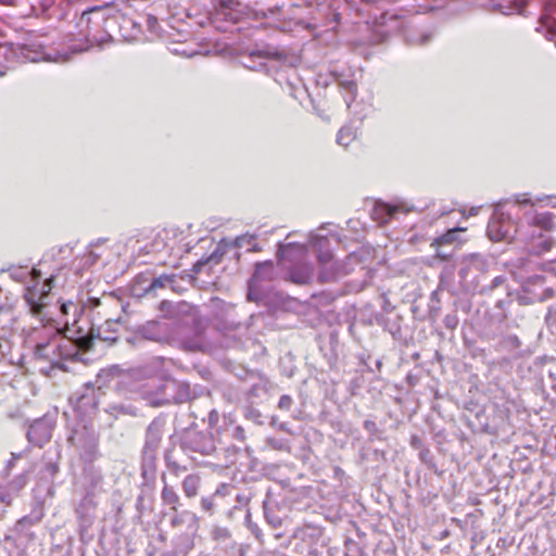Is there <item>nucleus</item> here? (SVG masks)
<instances>
[{"instance_id": "obj_60", "label": "nucleus", "mask_w": 556, "mask_h": 556, "mask_svg": "<svg viewBox=\"0 0 556 556\" xmlns=\"http://www.w3.org/2000/svg\"><path fill=\"white\" fill-rule=\"evenodd\" d=\"M247 67L251 68V70H254V71H262L266 67V64L265 63H260L257 66H251V65H245Z\"/></svg>"}, {"instance_id": "obj_2", "label": "nucleus", "mask_w": 556, "mask_h": 556, "mask_svg": "<svg viewBox=\"0 0 556 556\" xmlns=\"http://www.w3.org/2000/svg\"><path fill=\"white\" fill-rule=\"evenodd\" d=\"M83 321L74 320L76 329H67L72 333L71 337L63 336L50 344L40 348L33 352L37 361L47 362L50 364V369L59 368L67 370L65 365L66 361H80V351L89 350L92 341L98 338L101 340H111L109 336L102 337L100 329H84L78 324Z\"/></svg>"}, {"instance_id": "obj_45", "label": "nucleus", "mask_w": 556, "mask_h": 556, "mask_svg": "<svg viewBox=\"0 0 556 556\" xmlns=\"http://www.w3.org/2000/svg\"><path fill=\"white\" fill-rule=\"evenodd\" d=\"M213 498H214V496L203 497L201 500V507H202V509L204 511H207V513H212L213 511V507H214Z\"/></svg>"}, {"instance_id": "obj_31", "label": "nucleus", "mask_w": 556, "mask_h": 556, "mask_svg": "<svg viewBox=\"0 0 556 556\" xmlns=\"http://www.w3.org/2000/svg\"><path fill=\"white\" fill-rule=\"evenodd\" d=\"M28 482V475L27 472H23L18 476H16L13 480H11L7 485L16 494L18 495L20 491L25 488V485Z\"/></svg>"}, {"instance_id": "obj_36", "label": "nucleus", "mask_w": 556, "mask_h": 556, "mask_svg": "<svg viewBox=\"0 0 556 556\" xmlns=\"http://www.w3.org/2000/svg\"><path fill=\"white\" fill-rule=\"evenodd\" d=\"M254 241H255V236L250 235V233H244V235L237 237L233 240L232 244L236 248H244V247L249 248L250 244H252Z\"/></svg>"}, {"instance_id": "obj_39", "label": "nucleus", "mask_w": 556, "mask_h": 556, "mask_svg": "<svg viewBox=\"0 0 556 556\" xmlns=\"http://www.w3.org/2000/svg\"><path fill=\"white\" fill-rule=\"evenodd\" d=\"M245 417L248 419L254 421L257 425H262L263 424V421H262V414L260 413V410H257L255 408H247Z\"/></svg>"}, {"instance_id": "obj_20", "label": "nucleus", "mask_w": 556, "mask_h": 556, "mask_svg": "<svg viewBox=\"0 0 556 556\" xmlns=\"http://www.w3.org/2000/svg\"><path fill=\"white\" fill-rule=\"evenodd\" d=\"M163 428H164V420L161 418H155L152 420V422L149 425L147 429L146 434V443L143 448H148L150 451L155 450L157 451L159 445L162 440L163 435Z\"/></svg>"}, {"instance_id": "obj_56", "label": "nucleus", "mask_w": 556, "mask_h": 556, "mask_svg": "<svg viewBox=\"0 0 556 556\" xmlns=\"http://www.w3.org/2000/svg\"><path fill=\"white\" fill-rule=\"evenodd\" d=\"M229 485L228 484H222L217 488L213 496H225L228 494Z\"/></svg>"}, {"instance_id": "obj_63", "label": "nucleus", "mask_w": 556, "mask_h": 556, "mask_svg": "<svg viewBox=\"0 0 556 556\" xmlns=\"http://www.w3.org/2000/svg\"><path fill=\"white\" fill-rule=\"evenodd\" d=\"M412 445L414 447H419L420 446V441H419V439L417 437H413L412 438Z\"/></svg>"}, {"instance_id": "obj_16", "label": "nucleus", "mask_w": 556, "mask_h": 556, "mask_svg": "<svg viewBox=\"0 0 556 556\" xmlns=\"http://www.w3.org/2000/svg\"><path fill=\"white\" fill-rule=\"evenodd\" d=\"M68 440L73 446L80 450L81 457L86 460L91 462L94 458L97 453V440L93 434L75 430Z\"/></svg>"}, {"instance_id": "obj_64", "label": "nucleus", "mask_w": 556, "mask_h": 556, "mask_svg": "<svg viewBox=\"0 0 556 556\" xmlns=\"http://www.w3.org/2000/svg\"><path fill=\"white\" fill-rule=\"evenodd\" d=\"M437 256L440 257L441 260H447L450 257V254H445L444 252L438 251Z\"/></svg>"}, {"instance_id": "obj_55", "label": "nucleus", "mask_w": 556, "mask_h": 556, "mask_svg": "<svg viewBox=\"0 0 556 556\" xmlns=\"http://www.w3.org/2000/svg\"><path fill=\"white\" fill-rule=\"evenodd\" d=\"M364 428L369 432V433H375L377 431V425L375 421L372 420H365L364 422Z\"/></svg>"}, {"instance_id": "obj_11", "label": "nucleus", "mask_w": 556, "mask_h": 556, "mask_svg": "<svg viewBox=\"0 0 556 556\" xmlns=\"http://www.w3.org/2000/svg\"><path fill=\"white\" fill-rule=\"evenodd\" d=\"M525 249L529 254L543 255L555 247V240L552 236L538 230L529 229L521 232Z\"/></svg>"}, {"instance_id": "obj_12", "label": "nucleus", "mask_w": 556, "mask_h": 556, "mask_svg": "<svg viewBox=\"0 0 556 556\" xmlns=\"http://www.w3.org/2000/svg\"><path fill=\"white\" fill-rule=\"evenodd\" d=\"M61 337L60 330L55 326L41 325L40 327L28 329L25 332V344L35 352Z\"/></svg>"}, {"instance_id": "obj_14", "label": "nucleus", "mask_w": 556, "mask_h": 556, "mask_svg": "<svg viewBox=\"0 0 556 556\" xmlns=\"http://www.w3.org/2000/svg\"><path fill=\"white\" fill-rule=\"evenodd\" d=\"M413 210V205H408L402 201L396 203L378 202L372 208L371 216L375 220L381 224H387L394 219L397 214H407Z\"/></svg>"}, {"instance_id": "obj_46", "label": "nucleus", "mask_w": 556, "mask_h": 556, "mask_svg": "<svg viewBox=\"0 0 556 556\" xmlns=\"http://www.w3.org/2000/svg\"><path fill=\"white\" fill-rule=\"evenodd\" d=\"M232 438L240 442H243L245 440V431H244L243 427L235 426L233 431H232Z\"/></svg>"}, {"instance_id": "obj_40", "label": "nucleus", "mask_w": 556, "mask_h": 556, "mask_svg": "<svg viewBox=\"0 0 556 556\" xmlns=\"http://www.w3.org/2000/svg\"><path fill=\"white\" fill-rule=\"evenodd\" d=\"M456 231H457L456 229L447 231L446 233H444L440 238L435 239L434 243L441 244V243L453 242L455 240Z\"/></svg>"}, {"instance_id": "obj_25", "label": "nucleus", "mask_w": 556, "mask_h": 556, "mask_svg": "<svg viewBox=\"0 0 556 556\" xmlns=\"http://www.w3.org/2000/svg\"><path fill=\"white\" fill-rule=\"evenodd\" d=\"M163 482V489L161 491V501L163 505L169 506L172 511H177L180 506V497L177 491L168 485L165 473L161 477Z\"/></svg>"}, {"instance_id": "obj_33", "label": "nucleus", "mask_w": 556, "mask_h": 556, "mask_svg": "<svg viewBox=\"0 0 556 556\" xmlns=\"http://www.w3.org/2000/svg\"><path fill=\"white\" fill-rule=\"evenodd\" d=\"M165 464L168 470L175 476L179 477L182 472H186L188 468L180 465L176 460H173L169 455L165 456Z\"/></svg>"}, {"instance_id": "obj_42", "label": "nucleus", "mask_w": 556, "mask_h": 556, "mask_svg": "<svg viewBox=\"0 0 556 556\" xmlns=\"http://www.w3.org/2000/svg\"><path fill=\"white\" fill-rule=\"evenodd\" d=\"M266 443L268 446L273 447L274 450H277V451H282L286 448V443L280 440V439H276V438H267L266 439Z\"/></svg>"}, {"instance_id": "obj_43", "label": "nucleus", "mask_w": 556, "mask_h": 556, "mask_svg": "<svg viewBox=\"0 0 556 556\" xmlns=\"http://www.w3.org/2000/svg\"><path fill=\"white\" fill-rule=\"evenodd\" d=\"M245 521L248 523L250 531L255 535L256 539L261 540V535H262L261 529L257 527V525L253 523L250 520V514L247 515Z\"/></svg>"}, {"instance_id": "obj_62", "label": "nucleus", "mask_w": 556, "mask_h": 556, "mask_svg": "<svg viewBox=\"0 0 556 556\" xmlns=\"http://www.w3.org/2000/svg\"><path fill=\"white\" fill-rule=\"evenodd\" d=\"M248 251L256 252L260 251L258 244L254 241L250 247L248 248Z\"/></svg>"}, {"instance_id": "obj_38", "label": "nucleus", "mask_w": 556, "mask_h": 556, "mask_svg": "<svg viewBox=\"0 0 556 556\" xmlns=\"http://www.w3.org/2000/svg\"><path fill=\"white\" fill-rule=\"evenodd\" d=\"M506 281L505 277L504 276H496L490 286L488 287H481L480 291L481 293L483 292H488V291H492L494 290L495 288L502 286L504 282Z\"/></svg>"}, {"instance_id": "obj_18", "label": "nucleus", "mask_w": 556, "mask_h": 556, "mask_svg": "<svg viewBox=\"0 0 556 556\" xmlns=\"http://www.w3.org/2000/svg\"><path fill=\"white\" fill-rule=\"evenodd\" d=\"M176 281V275L172 274H163L157 277H153L149 279L147 275H138L136 277V285H147L142 286V292L148 293L151 291H154L159 288H165L167 286H170Z\"/></svg>"}, {"instance_id": "obj_61", "label": "nucleus", "mask_w": 556, "mask_h": 556, "mask_svg": "<svg viewBox=\"0 0 556 556\" xmlns=\"http://www.w3.org/2000/svg\"><path fill=\"white\" fill-rule=\"evenodd\" d=\"M167 384H168V379L164 380V388H165L166 394H175L176 390L166 388Z\"/></svg>"}, {"instance_id": "obj_8", "label": "nucleus", "mask_w": 556, "mask_h": 556, "mask_svg": "<svg viewBox=\"0 0 556 556\" xmlns=\"http://www.w3.org/2000/svg\"><path fill=\"white\" fill-rule=\"evenodd\" d=\"M308 241L316 251L319 264L318 280L320 282L330 281L334 277V274L332 271H328V265L333 261V255L328 249L327 238L318 232H311Z\"/></svg>"}, {"instance_id": "obj_28", "label": "nucleus", "mask_w": 556, "mask_h": 556, "mask_svg": "<svg viewBox=\"0 0 556 556\" xmlns=\"http://www.w3.org/2000/svg\"><path fill=\"white\" fill-rule=\"evenodd\" d=\"M345 103L348 106L355 100L357 94V86L353 80H342L339 83Z\"/></svg>"}, {"instance_id": "obj_44", "label": "nucleus", "mask_w": 556, "mask_h": 556, "mask_svg": "<svg viewBox=\"0 0 556 556\" xmlns=\"http://www.w3.org/2000/svg\"><path fill=\"white\" fill-rule=\"evenodd\" d=\"M545 320L549 327L556 326V308L555 307H548Z\"/></svg>"}, {"instance_id": "obj_52", "label": "nucleus", "mask_w": 556, "mask_h": 556, "mask_svg": "<svg viewBox=\"0 0 556 556\" xmlns=\"http://www.w3.org/2000/svg\"><path fill=\"white\" fill-rule=\"evenodd\" d=\"M295 245L296 244H294V243H287V244H281L280 243L279 247H278V256L279 257L283 256L286 253L289 252V250L294 249Z\"/></svg>"}, {"instance_id": "obj_49", "label": "nucleus", "mask_w": 556, "mask_h": 556, "mask_svg": "<svg viewBox=\"0 0 556 556\" xmlns=\"http://www.w3.org/2000/svg\"><path fill=\"white\" fill-rule=\"evenodd\" d=\"M117 371H118V367L117 366H112L110 368L102 369L99 372L98 377L99 378H109L110 376L115 375Z\"/></svg>"}, {"instance_id": "obj_41", "label": "nucleus", "mask_w": 556, "mask_h": 556, "mask_svg": "<svg viewBox=\"0 0 556 556\" xmlns=\"http://www.w3.org/2000/svg\"><path fill=\"white\" fill-rule=\"evenodd\" d=\"M293 404V400L290 395H281L278 402V407L282 410H289Z\"/></svg>"}, {"instance_id": "obj_50", "label": "nucleus", "mask_w": 556, "mask_h": 556, "mask_svg": "<svg viewBox=\"0 0 556 556\" xmlns=\"http://www.w3.org/2000/svg\"><path fill=\"white\" fill-rule=\"evenodd\" d=\"M278 11V8H269L267 10L256 11L255 16L261 18H267L270 15H274Z\"/></svg>"}, {"instance_id": "obj_4", "label": "nucleus", "mask_w": 556, "mask_h": 556, "mask_svg": "<svg viewBox=\"0 0 556 556\" xmlns=\"http://www.w3.org/2000/svg\"><path fill=\"white\" fill-rule=\"evenodd\" d=\"M459 285L464 292L476 293L481 289L483 276L489 270V263L478 253L467 254L457 262Z\"/></svg>"}, {"instance_id": "obj_13", "label": "nucleus", "mask_w": 556, "mask_h": 556, "mask_svg": "<svg viewBox=\"0 0 556 556\" xmlns=\"http://www.w3.org/2000/svg\"><path fill=\"white\" fill-rule=\"evenodd\" d=\"M94 497V488L87 490L75 509L79 522V534L81 538L85 536L94 521V510L97 507Z\"/></svg>"}, {"instance_id": "obj_57", "label": "nucleus", "mask_w": 556, "mask_h": 556, "mask_svg": "<svg viewBox=\"0 0 556 556\" xmlns=\"http://www.w3.org/2000/svg\"><path fill=\"white\" fill-rule=\"evenodd\" d=\"M429 455H430V451H429L428 448H422V450L420 451V453H419V457H420V459H421L424 463H426L427 465H430V464H431L430 459H428Z\"/></svg>"}, {"instance_id": "obj_30", "label": "nucleus", "mask_w": 556, "mask_h": 556, "mask_svg": "<svg viewBox=\"0 0 556 556\" xmlns=\"http://www.w3.org/2000/svg\"><path fill=\"white\" fill-rule=\"evenodd\" d=\"M528 0H513L507 4V11H502L503 15L519 14L525 15V8Z\"/></svg>"}, {"instance_id": "obj_27", "label": "nucleus", "mask_w": 556, "mask_h": 556, "mask_svg": "<svg viewBox=\"0 0 556 556\" xmlns=\"http://www.w3.org/2000/svg\"><path fill=\"white\" fill-rule=\"evenodd\" d=\"M134 376H142L144 378H149L150 380L143 383L140 387V393L142 397L144 399L146 391H153V380L152 379L156 374V368L153 366H144L142 368H137L132 370Z\"/></svg>"}, {"instance_id": "obj_47", "label": "nucleus", "mask_w": 556, "mask_h": 556, "mask_svg": "<svg viewBox=\"0 0 556 556\" xmlns=\"http://www.w3.org/2000/svg\"><path fill=\"white\" fill-rule=\"evenodd\" d=\"M219 419L218 412L216 409H212L207 417V422L211 428H214Z\"/></svg>"}, {"instance_id": "obj_32", "label": "nucleus", "mask_w": 556, "mask_h": 556, "mask_svg": "<svg viewBox=\"0 0 556 556\" xmlns=\"http://www.w3.org/2000/svg\"><path fill=\"white\" fill-rule=\"evenodd\" d=\"M433 37V34L432 31L430 30H425V31H421L419 34H417L416 36H409L407 37V41L412 45H416V46H425L427 45L428 42H430V40L432 39Z\"/></svg>"}, {"instance_id": "obj_37", "label": "nucleus", "mask_w": 556, "mask_h": 556, "mask_svg": "<svg viewBox=\"0 0 556 556\" xmlns=\"http://www.w3.org/2000/svg\"><path fill=\"white\" fill-rule=\"evenodd\" d=\"M503 344L505 345L506 349L517 350L520 348L521 342L517 336L509 334L506 338H504Z\"/></svg>"}, {"instance_id": "obj_58", "label": "nucleus", "mask_w": 556, "mask_h": 556, "mask_svg": "<svg viewBox=\"0 0 556 556\" xmlns=\"http://www.w3.org/2000/svg\"><path fill=\"white\" fill-rule=\"evenodd\" d=\"M20 526H29L33 525V519L28 516H25L18 520Z\"/></svg>"}, {"instance_id": "obj_54", "label": "nucleus", "mask_w": 556, "mask_h": 556, "mask_svg": "<svg viewBox=\"0 0 556 556\" xmlns=\"http://www.w3.org/2000/svg\"><path fill=\"white\" fill-rule=\"evenodd\" d=\"M515 202L518 204H528L531 202L528 193H520L515 195Z\"/></svg>"}, {"instance_id": "obj_17", "label": "nucleus", "mask_w": 556, "mask_h": 556, "mask_svg": "<svg viewBox=\"0 0 556 556\" xmlns=\"http://www.w3.org/2000/svg\"><path fill=\"white\" fill-rule=\"evenodd\" d=\"M359 264L361 257L354 252L350 253L344 261H331L328 265V271H332L334 277L329 282H333L350 274L354 269V266Z\"/></svg>"}, {"instance_id": "obj_19", "label": "nucleus", "mask_w": 556, "mask_h": 556, "mask_svg": "<svg viewBox=\"0 0 556 556\" xmlns=\"http://www.w3.org/2000/svg\"><path fill=\"white\" fill-rule=\"evenodd\" d=\"M525 217L530 229L539 228L541 231H548L552 230L554 227L555 215L553 213H526Z\"/></svg>"}, {"instance_id": "obj_15", "label": "nucleus", "mask_w": 556, "mask_h": 556, "mask_svg": "<svg viewBox=\"0 0 556 556\" xmlns=\"http://www.w3.org/2000/svg\"><path fill=\"white\" fill-rule=\"evenodd\" d=\"M54 422L51 418L45 416L36 419L28 428L27 439L33 445L41 447L51 439Z\"/></svg>"}, {"instance_id": "obj_23", "label": "nucleus", "mask_w": 556, "mask_h": 556, "mask_svg": "<svg viewBox=\"0 0 556 556\" xmlns=\"http://www.w3.org/2000/svg\"><path fill=\"white\" fill-rule=\"evenodd\" d=\"M289 279L296 285H307L312 281L314 269L308 263L298 264L289 269Z\"/></svg>"}, {"instance_id": "obj_22", "label": "nucleus", "mask_w": 556, "mask_h": 556, "mask_svg": "<svg viewBox=\"0 0 556 556\" xmlns=\"http://www.w3.org/2000/svg\"><path fill=\"white\" fill-rule=\"evenodd\" d=\"M156 452L155 450L143 448L141 462V475L147 483L153 482L156 475Z\"/></svg>"}, {"instance_id": "obj_35", "label": "nucleus", "mask_w": 556, "mask_h": 556, "mask_svg": "<svg viewBox=\"0 0 556 556\" xmlns=\"http://www.w3.org/2000/svg\"><path fill=\"white\" fill-rule=\"evenodd\" d=\"M105 240L104 239H99L96 243H91L89 247H88V252L86 254V262L84 264V266H91L93 265L98 260H99V254H97L92 248L98 245L99 243H103Z\"/></svg>"}, {"instance_id": "obj_24", "label": "nucleus", "mask_w": 556, "mask_h": 556, "mask_svg": "<svg viewBox=\"0 0 556 556\" xmlns=\"http://www.w3.org/2000/svg\"><path fill=\"white\" fill-rule=\"evenodd\" d=\"M153 391H146L144 400H147L152 406L168 405L169 394H166L164 380H153Z\"/></svg>"}, {"instance_id": "obj_9", "label": "nucleus", "mask_w": 556, "mask_h": 556, "mask_svg": "<svg viewBox=\"0 0 556 556\" xmlns=\"http://www.w3.org/2000/svg\"><path fill=\"white\" fill-rule=\"evenodd\" d=\"M486 232L490 240L494 242L514 238L516 232L514 222L508 214L501 212L500 204L495 207L494 214L488 224Z\"/></svg>"}, {"instance_id": "obj_53", "label": "nucleus", "mask_w": 556, "mask_h": 556, "mask_svg": "<svg viewBox=\"0 0 556 556\" xmlns=\"http://www.w3.org/2000/svg\"><path fill=\"white\" fill-rule=\"evenodd\" d=\"M270 425L278 428L281 431L289 432L288 426L285 422H278L277 417H271Z\"/></svg>"}, {"instance_id": "obj_48", "label": "nucleus", "mask_w": 556, "mask_h": 556, "mask_svg": "<svg viewBox=\"0 0 556 556\" xmlns=\"http://www.w3.org/2000/svg\"><path fill=\"white\" fill-rule=\"evenodd\" d=\"M59 308L63 315H67L71 309H73L75 313L77 311V306L73 302L62 303L60 304Z\"/></svg>"}, {"instance_id": "obj_5", "label": "nucleus", "mask_w": 556, "mask_h": 556, "mask_svg": "<svg viewBox=\"0 0 556 556\" xmlns=\"http://www.w3.org/2000/svg\"><path fill=\"white\" fill-rule=\"evenodd\" d=\"M204 332L200 321H195L192 328L174 324L172 345L187 352H202L207 346Z\"/></svg>"}, {"instance_id": "obj_26", "label": "nucleus", "mask_w": 556, "mask_h": 556, "mask_svg": "<svg viewBox=\"0 0 556 556\" xmlns=\"http://www.w3.org/2000/svg\"><path fill=\"white\" fill-rule=\"evenodd\" d=\"M200 486H201V477L198 473L187 475L181 482V489H182L184 495L187 498L195 497L199 494Z\"/></svg>"}, {"instance_id": "obj_6", "label": "nucleus", "mask_w": 556, "mask_h": 556, "mask_svg": "<svg viewBox=\"0 0 556 556\" xmlns=\"http://www.w3.org/2000/svg\"><path fill=\"white\" fill-rule=\"evenodd\" d=\"M173 331L174 325L159 320H149L138 326L127 341L132 345H140L144 340L172 345Z\"/></svg>"}, {"instance_id": "obj_1", "label": "nucleus", "mask_w": 556, "mask_h": 556, "mask_svg": "<svg viewBox=\"0 0 556 556\" xmlns=\"http://www.w3.org/2000/svg\"><path fill=\"white\" fill-rule=\"evenodd\" d=\"M109 22L103 9L91 8L79 16L75 38L71 37L65 42L56 35H36L26 43L18 45L16 51L7 43H0V61L8 60L9 53H14L28 62H66L73 53L86 51L93 45L102 47L109 42L112 39L106 30Z\"/></svg>"}, {"instance_id": "obj_3", "label": "nucleus", "mask_w": 556, "mask_h": 556, "mask_svg": "<svg viewBox=\"0 0 556 556\" xmlns=\"http://www.w3.org/2000/svg\"><path fill=\"white\" fill-rule=\"evenodd\" d=\"M40 270L36 268L15 267L10 269V277L13 280L24 282L26 285L24 298L30 313L40 320L47 317L45 312L48 306L47 299L51 289L58 283L59 276L56 274L47 278L40 289L37 288L40 279Z\"/></svg>"}, {"instance_id": "obj_34", "label": "nucleus", "mask_w": 556, "mask_h": 556, "mask_svg": "<svg viewBox=\"0 0 556 556\" xmlns=\"http://www.w3.org/2000/svg\"><path fill=\"white\" fill-rule=\"evenodd\" d=\"M17 495L8 486L0 484V502L5 505H11Z\"/></svg>"}, {"instance_id": "obj_7", "label": "nucleus", "mask_w": 556, "mask_h": 556, "mask_svg": "<svg viewBox=\"0 0 556 556\" xmlns=\"http://www.w3.org/2000/svg\"><path fill=\"white\" fill-rule=\"evenodd\" d=\"M181 448L187 453L210 456L216 451V443L211 432L189 430L181 439Z\"/></svg>"}, {"instance_id": "obj_51", "label": "nucleus", "mask_w": 556, "mask_h": 556, "mask_svg": "<svg viewBox=\"0 0 556 556\" xmlns=\"http://www.w3.org/2000/svg\"><path fill=\"white\" fill-rule=\"evenodd\" d=\"M45 470L47 471V473L53 477L59 471V466L56 463L48 462L45 466Z\"/></svg>"}, {"instance_id": "obj_59", "label": "nucleus", "mask_w": 556, "mask_h": 556, "mask_svg": "<svg viewBox=\"0 0 556 556\" xmlns=\"http://www.w3.org/2000/svg\"><path fill=\"white\" fill-rule=\"evenodd\" d=\"M91 401H92V400H91V399H89L87 395H83V396L79 399V403H78V405H79V407H80V406H84V405L89 404Z\"/></svg>"}, {"instance_id": "obj_10", "label": "nucleus", "mask_w": 556, "mask_h": 556, "mask_svg": "<svg viewBox=\"0 0 556 556\" xmlns=\"http://www.w3.org/2000/svg\"><path fill=\"white\" fill-rule=\"evenodd\" d=\"M275 277V267L271 261L255 264V270L249 280L248 300L258 302L263 299L264 292L261 283L271 281Z\"/></svg>"}, {"instance_id": "obj_29", "label": "nucleus", "mask_w": 556, "mask_h": 556, "mask_svg": "<svg viewBox=\"0 0 556 556\" xmlns=\"http://www.w3.org/2000/svg\"><path fill=\"white\" fill-rule=\"evenodd\" d=\"M356 138V130L350 126L342 127L337 135V142L342 147H349Z\"/></svg>"}, {"instance_id": "obj_21", "label": "nucleus", "mask_w": 556, "mask_h": 556, "mask_svg": "<svg viewBox=\"0 0 556 556\" xmlns=\"http://www.w3.org/2000/svg\"><path fill=\"white\" fill-rule=\"evenodd\" d=\"M168 389L176 390L175 394H169L168 404H181L191 400L190 384L186 381L168 379Z\"/></svg>"}]
</instances>
